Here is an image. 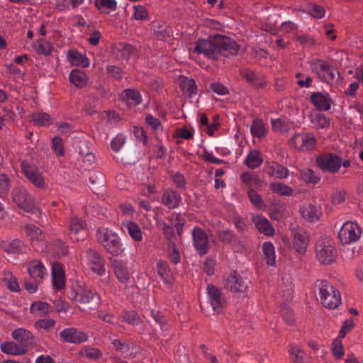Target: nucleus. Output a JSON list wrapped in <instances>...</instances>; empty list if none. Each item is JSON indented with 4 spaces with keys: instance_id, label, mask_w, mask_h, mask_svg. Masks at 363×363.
I'll list each match as a JSON object with an SVG mask.
<instances>
[{
    "instance_id": "nucleus-34",
    "label": "nucleus",
    "mask_w": 363,
    "mask_h": 363,
    "mask_svg": "<svg viewBox=\"0 0 363 363\" xmlns=\"http://www.w3.org/2000/svg\"><path fill=\"white\" fill-rule=\"evenodd\" d=\"M157 271L164 284H168L172 281L173 274L166 261L160 259L157 262Z\"/></svg>"
},
{
    "instance_id": "nucleus-33",
    "label": "nucleus",
    "mask_w": 363,
    "mask_h": 363,
    "mask_svg": "<svg viewBox=\"0 0 363 363\" xmlns=\"http://www.w3.org/2000/svg\"><path fill=\"white\" fill-rule=\"evenodd\" d=\"M123 99L130 106H136L142 102L140 93L135 89H125L122 92Z\"/></svg>"
},
{
    "instance_id": "nucleus-56",
    "label": "nucleus",
    "mask_w": 363,
    "mask_h": 363,
    "mask_svg": "<svg viewBox=\"0 0 363 363\" xmlns=\"http://www.w3.org/2000/svg\"><path fill=\"white\" fill-rule=\"evenodd\" d=\"M281 315L284 320L289 325L295 323V317L292 310L287 306L284 305L281 307Z\"/></svg>"
},
{
    "instance_id": "nucleus-37",
    "label": "nucleus",
    "mask_w": 363,
    "mask_h": 363,
    "mask_svg": "<svg viewBox=\"0 0 363 363\" xmlns=\"http://www.w3.org/2000/svg\"><path fill=\"white\" fill-rule=\"evenodd\" d=\"M69 79L76 87L83 88L86 85L89 77L84 71L74 69L70 72Z\"/></svg>"
},
{
    "instance_id": "nucleus-26",
    "label": "nucleus",
    "mask_w": 363,
    "mask_h": 363,
    "mask_svg": "<svg viewBox=\"0 0 363 363\" xmlns=\"http://www.w3.org/2000/svg\"><path fill=\"white\" fill-rule=\"evenodd\" d=\"M112 267L117 279L121 283L126 284L130 279V273L126 264L122 260L114 259Z\"/></svg>"
},
{
    "instance_id": "nucleus-16",
    "label": "nucleus",
    "mask_w": 363,
    "mask_h": 363,
    "mask_svg": "<svg viewBox=\"0 0 363 363\" xmlns=\"http://www.w3.org/2000/svg\"><path fill=\"white\" fill-rule=\"evenodd\" d=\"M160 201L168 209H174L180 206L182 197L175 190L168 188L162 191Z\"/></svg>"
},
{
    "instance_id": "nucleus-8",
    "label": "nucleus",
    "mask_w": 363,
    "mask_h": 363,
    "mask_svg": "<svg viewBox=\"0 0 363 363\" xmlns=\"http://www.w3.org/2000/svg\"><path fill=\"white\" fill-rule=\"evenodd\" d=\"M250 281L242 277L236 272L228 274L224 281V287L233 293H245L249 288Z\"/></svg>"
},
{
    "instance_id": "nucleus-62",
    "label": "nucleus",
    "mask_w": 363,
    "mask_h": 363,
    "mask_svg": "<svg viewBox=\"0 0 363 363\" xmlns=\"http://www.w3.org/2000/svg\"><path fill=\"white\" fill-rule=\"evenodd\" d=\"M182 87L190 96L197 91V86L194 79L184 77L182 79Z\"/></svg>"
},
{
    "instance_id": "nucleus-31",
    "label": "nucleus",
    "mask_w": 363,
    "mask_h": 363,
    "mask_svg": "<svg viewBox=\"0 0 363 363\" xmlns=\"http://www.w3.org/2000/svg\"><path fill=\"white\" fill-rule=\"evenodd\" d=\"M12 337L14 340L20 342V345L27 346L34 342V336L33 333L23 328L15 329L12 332Z\"/></svg>"
},
{
    "instance_id": "nucleus-25",
    "label": "nucleus",
    "mask_w": 363,
    "mask_h": 363,
    "mask_svg": "<svg viewBox=\"0 0 363 363\" xmlns=\"http://www.w3.org/2000/svg\"><path fill=\"white\" fill-rule=\"evenodd\" d=\"M252 220L259 233L267 236H273L275 234L274 227L264 216L257 215L253 217Z\"/></svg>"
},
{
    "instance_id": "nucleus-41",
    "label": "nucleus",
    "mask_w": 363,
    "mask_h": 363,
    "mask_svg": "<svg viewBox=\"0 0 363 363\" xmlns=\"http://www.w3.org/2000/svg\"><path fill=\"white\" fill-rule=\"evenodd\" d=\"M241 180L249 188H257L261 186L262 181L257 174L253 172H244L241 177Z\"/></svg>"
},
{
    "instance_id": "nucleus-17",
    "label": "nucleus",
    "mask_w": 363,
    "mask_h": 363,
    "mask_svg": "<svg viewBox=\"0 0 363 363\" xmlns=\"http://www.w3.org/2000/svg\"><path fill=\"white\" fill-rule=\"evenodd\" d=\"M310 101L319 111L330 110L333 103L329 94L320 91L313 93L310 96Z\"/></svg>"
},
{
    "instance_id": "nucleus-45",
    "label": "nucleus",
    "mask_w": 363,
    "mask_h": 363,
    "mask_svg": "<svg viewBox=\"0 0 363 363\" xmlns=\"http://www.w3.org/2000/svg\"><path fill=\"white\" fill-rule=\"evenodd\" d=\"M95 6L101 12L109 13L116 9L117 3L115 0H95Z\"/></svg>"
},
{
    "instance_id": "nucleus-22",
    "label": "nucleus",
    "mask_w": 363,
    "mask_h": 363,
    "mask_svg": "<svg viewBox=\"0 0 363 363\" xmlns=\"http://www.w3.org/2000/svg\"><path fill=\"white\" fill-rule=\"evenodd\" d=\"M28 272L30 278L41 282L46 275V269L42 262L33 260L28 264Z\"/></svg>"
},
{
    "instance_id": "nucleus-3",
    "label": "nucleus",
    "mask_w": 363,
    "mask_h": 363,
    "mask_svg": "<svg viewBox=\"0 0 363 363\" xmlns=\"http://www.w3.org/2000/svg\"><path fill=\"white\" fill-rule=\"evenodd\" d=\"M337 250L333 239L323 236L315 245V254L318 260L324 264L334 262L337 257Z\"/></svg>"
},
{
    "instance_id": "nucleus-54",
    "label": "nucleus",
    "mask_w": 363,
    "mask_h": 363,
    "mask_svg": "<svg viewBox=\"0 0 363 363\" xmlns=\"http://www.w3.org/2000/svg\"><path fill=\"white\" fill-rule=\"evenodd\" d=\"M217 238L220 242L225 245L230 244L236 238L233 230L230 229L218 231Z\"/></svg>"
},
{
    "instance_id": "nucleus-4",
    "label": "nucleus",
    "mask_w": 363,
    "mask_h": 363,
    "mask_svg": "<svg viewBox=\"0 0 363 363\" xmlns=\"http://www.w3.org/2000/svg\"><path fill=\"white\" fill-rule=\"evenodd\" d=\"M310 65L311 70L321 82L332 83L335 80L336 69L328 61L315 58Z\"/></svg>"
},
{
    "instance_id": "nucleus-24",
    "label": "nucleus",
    "mask_w": 363,
    "mask_h": 363,
    "mask_svg": "<svg viewBox=\"0 0 363 363\" xmlns=\"http://www.w3.org/2000/svg\"><path fill=\"white\" fill-rule=\"evenodd\" d=\"M300 212L303 218L311 223L318 221L322 216L320 209L311 203L303 205L300 208Z\"/></svg>"
},
{
    "instance_id": "nucleus-12",
    "label": "nucleus",
    "mask_w": 363,
    "mask_h": 363,
    "mask_svg": "<svg viewBox=\"0 0 363 363\" xmlns=\"http://www.w3.org/2000/svg\"><path fill=\"white\" fill-rule=\"evenodd\" d=\"M21 167L26 178L37 188L45 186V180L38 167L28 161H22Z\"/></svg>"
},
{
    "instance_id": "nucleus-2",
    "label": "nucleus",
    "mask_w": 363,
    "mask_h": 363,
    "mask_svg": "<svg viewBox=\"0 0 363 363\" xmlns=\"http://www.w3.org/2000/svg\"><path fill=\"white\" fill-rule=\"evenodd\" d=\"M323 306L328 309H335L341 303L339 291L326 280L316 282Z\"/></svg>"
},
{
    "instance_id": "nucleus-39",
    "label": "nucleus",
    "mask_w": 363,
    "mask_h": 363,
    "mask_svg": "<svg viewBox=\"0 0 363 363\" xmlns=\"http://www.w3.org/2000/svg\"><path fill=\"white\" fill-rule=\"evenodd\" d=\"M240 76L253 86H261L262 85L260 76L253 70L248 68H243L240 70Z\"/></svg>"
},
{
    "instance_id": "nucleus-46",
    "label": "nucleus",
    "mask_w": 363,
    "mask_h": 363,
    "mask_svg": "<svg viewBox=\"0 0 363 363\" xmlns=\"http://www.w3.org/2000/svg\"><path fill=\"white\" fill-rule=\"evenodd\" d=\"M301 179L307 184H317L320 177L310 168H306L299 171Z\"/></svg>"
},
{
    "instance_id": "nucleus-61",
    "label": "nucleus",
    "mask_w": 363,
    "mask_h": 363,
    "mask_svg": "<svg viewBox=\"0 0 363 363\" xmlns=\"http://www.w3.org/2000/svg\"><path fill=\"white\" fill-rule=\"evenodd\" d=\"M50 307V304L46 302L35 301L31 304L30 311L32 313H48Z\"/></svg>"
},
{
    "instance_id": "nucleus-42",
    "label": "nucleus",
    "mask_w": 363,
    "mask_h": 363,
    "mask_svg": "<svg viewBox=\"0 0 363 363\" xmlns=\"http://www.w3.org/2000/svg\"><path fill=\"white\" fill-rule=\"evenodd\" d=\"M250 132L253 137L258 138H264L267 134V128L263 121L255 118L250 126Z\"/></svg>"
},
{
    "instance_id": "nucleus-53",
    "label": "nucleus",
    "mask_w": 363,
    "mask_h": 363,
    "mask_svg": "<svg viewBox=\"0 0 363 363\" xmlns=\"http://www.w3.org/2000/svg\"><path fill=\"white\" fill-rule=\"evenodd\" d=\"M311 121L317 129L327 128L330 126V121L323 113L315 114Z\"/></svg>"
},
{
    "instance_id": "nucleus-58",
    "label": "nucleus",
    "mask_w": 363,
    "mask_h": 363,
    "mask_svg": "<svg viewBox=\"0 0 363 363\" xmlns=\"http://www.w3.org/2000/svg\"><path fill=\"white\" fill-rule=\"evenodd\" d=\"M126 141V137L123 133H118L111 142V149L116 152H119Z\"/></svg>"
},
{
    "instance_id": "nucleus-29",
    "label": "nucleus",
    "mask_w": 363,
    "mask_h": 363,
    "mask_svg": "<svg viewBox=\"0 0 363 363\" xmlns=\"http://www.w3.org/2000/svg\"><path fill=\"white\" fill-rule=\"evenodd\" d=\"M116 233V231L110 229L109 228L104 226L99 227L96 230V240L104 248L106 245H108L109 240H111L113 239V237H114Z\"/></svg>"
},
{
    "instance_id": "nucleus-9",
    "label": "nucleus",
    "mask_w": 363,
    "mask_h": 363,
    "mask_svg": "<svg viewBox=\"0 0 363 363\" xmlns=\"http://www.w3.org/2000/svg\"><path fill=\"white\" fill-rule=\"evenodd\" d=\"M193 243L197 252L203 256L206 255L210 248L208 237L205 230L200 227H194L191 232Z\"/></svg>"
},
{
    "instance_id": "nucleus-55",
    "label": "nucleus",
    "mask_w": 363,
    "mask_h": 363,
    "mask_svg": "<svg viewBox=\"0 0 363 363\" xmlns=\"http://www.w3.org/2000/svg\"><path fill=\"white\" fill-rule=\"evenodd\" d=\"M35 50L39 54L48 55L52 52L53 50V46L48 41L38 40L37 42Z\"/></svg>"
},
{
    "instance_id": "nucleus-6",
    "label": "nucleus",
    "mask_w": 363,
    "mask_h": 363,
    "mask_svg": "<svg viewBox=\"0 0 363 363\" xmlns=\"http://www.w3.org/2000/svg\"><path fill=\"white\" fill-rule=\"evenodd\" d=\"M315 162L323 172L331 174L337 172L342 164V160L337 155L327 152L320 154Z\"/></svg>"
},
{
    "instance_id": "nucleus-50",
    "label": "nucleus",
    "mask_w": 363,
    "mask_h": 363,
    "mask_svg": "<svg viewBox=\"0 0 363 363\" xmlns=\"http://www.w3.org/2000/svg\"><path fill=\"white\" fill-rule=\"evenodd\" d=\"M122 318L123 321L132 325H138L141 322V319L139 315L134 311H123L122 314Z\"/></svg>"
},
{
    "instance_id": "nucleus-64",
    "label": "nucleus",
    "mask_w": 363,
    "mask_h": 363,
    "mask_svg": "<svg viewBox=\"0 0 363 363\" xmlns=\"http://www.w3.org/2000/svg\"><path fill=\"white\" fill-rule=\"evenodd\" d=\"M286 206L283 204L277 205L272 207L271 212V218L274 220H279L286 216Z\"/></svg>"
},
{
    "instance_id": "nucleus-21",
    "label": "nucleus",
    "mask_w": 363,
    "mask_h": 363,
    "mask_svg": "<svg viewBox=\"0 0 363 363\" xmlns=\"http://www.w3.org/2000/svg\"><path fill=\"white\" fill-rule=\"evenodd\" d=\"M150 26L154 38L156 39L164 41L170 38V30L164 21H154L151 23Z\"/></svg>"
},
{
    "instance_id": "nucleus-23",
    "label": "nucleus",
    "mask_w": 363,
    "mask_h": 363,
    "mask_svg": "<svg viewBox=\"0 0 363 363\" xmlns=\"http://www.w3.org/2000/svg\"><path fill=\"white\" fill-rule=\"evenodd\" d=\"M52 279L53 286L61 290L65 286V276L62 265L60 262H54L52 267Z\"/></svg>"
},
{
    "instance_id": "nucleus-44",
    "label": "nucleus",
    "mask_w": 363,
    "mask_h": 363,
    "mask_svg": "<svg viewBox=\"0 0 363 363\" xmlns=\"http://www.w3.org/2000/svg\"><path fill=\"white\" fill-rule=\"evenodd\" d=\"M269 189L272 192L284 196H291L294 192L291 187L281 182L271 183Z\"/></svg>"
},
{
    "instance_id": "nucleus-32",
    "label": "nucleus",
    "mask_w": 363,
    "mask_h": 363,
    "mask_svg": "<svg viewBox=\"0 0 363 363\" xmlns=\"http://www.w3.org/2000/svg\"><path fill=\"white\" fill-rule=\"evenodd\" d=\"M68 61L74 66H82L87 67L89 65V60L86 56L76 50H69L67 53Z\"/></svg>"
},
{
    "instance_id": "nucleus-59",
    "label": "nucleus",
    "mask_w": 363,
    "mask_h": 363,
    "mask_svg": "<svg viewBox=\"0 0 363 363\" xmlns=\"http://www.w3.org/2000/svg\"><path fill=\"white\" fill-rule=\"evenodd\" d=\"M272 129L274 131L277 133H286L289 130V125L288 123L280 118L272 119L271 121Z\"/></svg>"
},
{
    "instance_id": "nucleus-13",
    "label": "nucleus",
    "mask_w": 363,
    "mask_h": 363,
    "mask_svg": "<svg viewBox=\"0 0 363 363\" xmlns=\"http://www.w3.org/2000/svg\"><path fill=\"white\" fill-rule=\"evenodd\" d=\"M207 293L209 303L213 311L218 313H220L226 304L225 298L220 289L213 284H209L207 287Z\"/></svg>"
},
{
    "instance_id": "nucleus-43",
    "label": "nucleus",
    "mask_w": 363,
    "mask_h": 363,
    "mask_svg": "<svg viewBox=\"0 0 363 363\" xmlns=\"http://www.w3.org/2000/svg\"><path fill=\"white\" fill-rule=\"evenodd\" d=\"M3 275V282L9 290L13 292H19L21 291L18 280L11 272L5 271Z\"/></svg>"
},
{
    "instance_id": "nucleus-5",
    "label": "nucleus",
    "mask_w": 363,
    "mask_h": 363,
    "mask_svg": "<svg viewBox=\"0 0 363 363\" xmlns=\"http://www.w3.org/2000/svg\"><path fill=\"white\" fill-rule=\"evenodd\" d=\"M316 143L317 140L315 135L307 132L295 134L289 141L291 147L302 152L315 150Z\"/></svg>"
},
{
    "instance_id": "nucleus-20",
    "label": "nucleus",
    "mask_w": 363,
    "mask_h": 363,
    "mask_svg": "<svg viewBox=\"0 0 363 363\" xmlns=\"http://www.w3.org/2000/svg\"><path fill=\"white\" fill-rule=\"evenodd\" d=\"M112 49L117 58L122 61H128L135 52V48L132 45L124 42L114 44Z\"/></svg>"
},
{
    "instance_id": "nucleus-51",
    "label": "nucleus",
    "mask_w": 363,
    "mask_h": 363,
    "mask_svg": "<svg viewBox=\"0 0 363 363\" xmlns=\"http://www.w3.org/2000/svg\"><path fill=\"white\" fill-rule=\"evenodd\" d=\"M289 353L291 361L294 363H303L304 359V352L299 347L291 345L289 348Z\"/></svg>"
},
{
    "instance_id": "nucleus-27",
    "label": "nucleus",
    "mask_w": 363,
    "mask_h": 363,
    "mask_svg": "<svg viewBox=\"0 0 363 363\" xmlns=\"http://www.w3.org/2000/svg\"><path fill=\"white\" fill-rule=\"evenodd\" d=\"M1 246L2 249L8 252L13 254L26 253L28 250L26 245L21 240H13L12 241H4Z\"/></svg>"
},
{
    "instance_id": "nucleus-10",
    "label": "nucleus",
    "mask_w": 363,
    "mask_h": 363,
    "mask_svg": "<svg viewBox=\"0 0 363 363\" xmlns=\"http://www.w3.org/2000/svg\"><path fill=\"white\" fill-rule=\"evenodd\" d=\"M13 201L17 206L27 212H34L35 206L30 196L26 189L19 186L15 188L12 191Z\"/></svg>"
},
{
    "instance_id": "nucleus-7",
    "label": "nucleus",
    "mask_w": 363,
    "mask_h": 363,
    "mask_svg": "<svg viewBox=\"0 0 363 363\" xmlns=\"http://www.w3.org/2000/svg\"><path fill=\"white\" fill-rule=\"evenodd\" d=\"M362 230L357 223L345 222L338 232V238L343 245L355 242L360 238Z\"/></svg>"
},
{
    "instance_id": "nucleus-11",
    "label": "nucleus",
    "mask_w": 363,
    "mask_h": 363,
    "mask_svg": "<svg viewBox=\"0 0 363 363\" xmlns=\"http://www.w3.org/2000/svg\"><path fill=\"white\" fill-rule=\"evenodd\" d=\"M70 238L74 241L83 240L87 237L86 223L82 218L72 216L69 220Z\"/></svg>"
},
{
    "instance_id": "nucleus-36",
    "label": "nucleus",
    "mask_w": 363,
    "mask_h": 363,
    "mask_svg": "<svg viewBox=\"0 0 363 363\" xmlns=\"http://www.w3.org/2000/svg\"><path fill=\"white\" fill-rule=\"evenodd\" d=\"M90 293L91 290L89 289H84L79 286L77 289L72 290L71 296L75 302L78 303L79 308H81V306L89 303Z\"/></svg>"
},
{
    "instance_id": "nucleus-48",
    "label": "nucleus",
    "mask_w": 363,
    "mask_h": 363,
    "mask_svg": "<svg viewBox=\"0 0 363 363\" xmlns=\"http://www.w3.org/2000/svg\"><path fill=\"white\" fill-rule=\"evenodd\" d=\"M126 229L128 230L130 236L137 242H140L143 240V234L142 230L140 226L135 222L129 221L125 225Z\"/></svg>"
},
{
    "instance_id": "nucleus-47",
    "label": "nucleus",
    "mask_w": 363,
    "mask_h": 363,
    "mask_svg": "<svg viewBox=\"0 0 363 363\" xmlns=\"http://www.w3.org/2000/svg\"><path fill=\"white\" fill-rule=\"evenodd\" d=\"M25 231L32 242L42 241L45 238L43 231L34 225H28L25 227Z\"/></svg>"
},
{
    "instance_id": "nucleus-28",
    "label": "nucleus",
    "mask_w": 363,
    "mask_h": 363,
    "mask_svg": "<svg viewBox=\"0 0 363 363\" xmlns=\"http://www.w3.org/2000/svg\"><path fill=\"white\" fill-rule=\"evenodd\" d=\"M265 170L269 176L277 179H285L289 176V169L275 162L267 163L265 166Z\"/></svg>"
},
{
    "instance_id": "nucleus-49",
    "label": "nucleus",
    "mask_w": 363,
    "mask_h": 363,
    "mask_svg": "<svg viewBox=\"0 0 363 363\" xmlns=\"http://www.w3.org/2000/svg\"><path fill=\"white\" fill-rule=\"evenodd\" d=\"M167 220L174 225L177 232L180 235L183 231V227L185 223V219L182 216L181 213H173Z\"/></svg>"
},
{
    "instance_id": "nucleus-57",
    "label": "nucleus",
    "mask_w": 363,
    "mask_h": 363,
    "mask_svg": "<svg viewBox=\"0 0 363 363\" xmlns=\"http://www.w3.org/2000/svg\"><path fill=\"white\" fill-rule=\"evenodd\" d=\"M158 226L162 230L165 238L172 241L175 237L174 228L173 225H169L164 221L158 223Z\"/></svg>"
},
{
    "instance_id": "nucleus-18",
    "label": "nucleus",
    "mask_w": 363,
    "mask_h": 363,
    "mask_svg": "<svg viewBox=\"0 0 363 363\" xmlns=\"http://www.w3.org/2000/svg\"><path fill=\"white\" fill-rule=\"evenodd\" d=\"M60 336L64 341L74 344H80L88 340L87 334L73 328L62 330Z\"/></svg>"
},
{
    "instance_id": "nucleus-60",
    "label": "nucleus",
    "mask_w": 363,
    "mask_h": 363,
    "mask_svg": "<svg viewBox=\"0 0 363 363\" xmlns=\"http://www.w3.org/2000/svg\"><path fill=\"white\" fill-rule=\"evenodd\" d=\"M50 117L46 113H35L32 115V121L40 126L50 123Z\"/></svg>"
},
{
    "instance_id": "nucleus-38",
    "label": "nucleus",
    "mask_w": 363,
    "mask_h": 363,
    "mask_svg": "<svg viewBox=\"0 0 363 363\" xmlns=\"http://www.w3.org/2000/svg\"><path fill=\"white\" fill-rule=\"evenodd\" d=\"M264 259L270 266L276 264V255L274 245L270 242H265L262 245Z\"/></svg>"
},
{
    "instance_id": "nucleus-15",
    "label": "nucleus",
    "mask_w": 363,
    "mask_h": 363,
    "mask_svg": "<svg viewBox=\"0 0 363 363\" xmlns=\"http://www.w3.org/2000/svg\"><path fill=\"white\" fill-rule=\"evenodd\" d=\"M112 344L115 350L120 352L125 358H133L142 350L140 347L133 343L130 345L123 340L115 339L112 340Z\"/></svg>"
},
{
    "instance_id": "nucleus-52",
    "label": "nucleus",
    "mask_w": 363,
    "mask_h": 363,
    "mask_svg": "<svg viewBox=\"0 0 363 363\" xmlns=\"http://www.w3.org/2000/svg\"><path fill=\"white\" fill-rule=\"evenodd\" d=\"M248 197L250 202L255 207L262 209L265 207V203L262 200L261 196L253 189H250L248 191Z\"/></svg>"
},
{
    "instance_id": "nucleus-19",
    "label": "nucleus",
    "mask_w": 363,
    "mask_h": 363,
    "mask_svg": "<svg viewBox=\"0 0 363 363\" xmlns=\"http://www.w3.org/2000/svg\"><path fill=\"white\" fill-rule=\"evenodd\" d=\"M103 249L106 253L113 257L121 256L125 251L122 239L117 233H116L113 239L109 240L108 245Z\"/></svg>"
},
{
    "instance_id": "nucleus-40",
    "label": "nucleus",
    "mask_w": 363,
    "mask_h": 363,
    "mask_svg": "<svg viewBox=\"0 0 363 363\" xmlns=\"http://www.w3.org/2000/svg\"><path fill=\"white\" fill-rule=\"evenodd\" d=\"M263 162L262 154L257 150H251L245 160L246 165L250 169H255L261 166Z\"/></svg>"
},
{
    "instance_id": "nucleus-63",
    "label": "nucleus",
    "mask_w": 363,
    "mask_h": 363,
    "mask_svg": "<svg viewBox=\"0 0 363 363\" xmlns=\"http://www.w3.org/2000/svg\"><path fill=\"white\" fill-rule=\"evenodd\" d=\"M133 18L135 20L144 21L147 18L148 11L141 5H137L133 7Z\"/></svg>"
},
{
    "instance_id": "nucleus-14",
    "label": "nucleus",
    "mask_w": 363,
    "mask_h": 363,
    "mask_svg": "<svg viewBox=\"0 0 363 363\" xmlns=\"http://www.w3.org/2000/svg\"><path fill=\"white\" fill-rule=\"evenodd\" d=\"M293 245L295 250L301 255L306 254L310 241L308 234L301 228H295L292 230Z\"/></svg>"
},
{
    "instance_id": "nucleus-30",
    "label": "nucleus",
    "mask_w": 363,
    "mask_h": 363,
    "mask_svg": "<svg viewBox=\"0 0 363 363\" xmlns=\"http://www.w3.org/2000/svg\"><path fill=\"white\" fill-rule=\"evenodd\" d=\"M1 350L6 354L22 355L28 352L27 346L18 345L14 342H4L1 344Z\"/></svg>"
},
{
    "instance_id": "nucleus-35",
    "label": "nucleus",
    "mask_w": 363,
    "mask_h": 363,
    "mask_svg": "<svg viewBox=\"0 0 363 363\" xmlns=\"http://www.w3.org/2000/svg\"><path fill=\"white\" fill-rule=\"evenodd\" d=\"M106 260L98 251L92 250V272L102 276L106 273Z\"/></svg>"
},
{
    "instance_id": "nucleus-1",
    "label": "nucleus",
    "mask_w": 363,
    "mask_h": 363,
    "mask_svg": "<svg viewBox=\"0 0 363 363\" xmlns=\"http://www.w3.org/2000/svg\"><path fill=\"white\" fill-rule=\"evenodd\" d=\"M240 45L233 39L223 35H214L208 39H199L194 52L203 54L208 59L216 60L220 56L231 57L238 55Z\"/></svg>"
}]
</instances>
